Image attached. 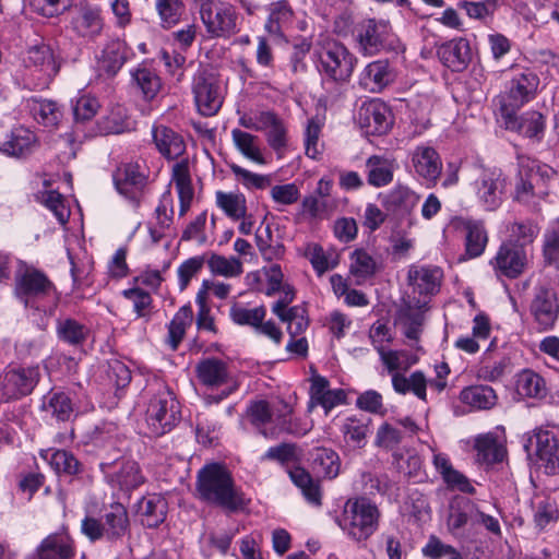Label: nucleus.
<instances>
[{"label":"nucleus","mask_w":559,"mask_h":559,"mask_svg":"<svg viewBox=\"0 0 559 559\" xmlns=\"http://www.w3.org/2000/svg\"><path fill=\"white\" fill-rule=\"evenodd\" d=\"M469 51L468 41L460 38L441 45L438 48V57L452 71H462L469 61Z\"/></svg>","instance_id":"7c9ffc66"},{"label":"nucleus","mask_w":559,"mask_h":559,"mask_svg":"<svg viewBox=\"0 0 559 559\" xmlns=\"http://www.w3.org/2000/svg\"><path fill=\"white\" fill-rule=\"evenodd\" d=\"M171 182L176 186L179 198V216L182 217L190 210L194 198L188 159H182L174 164L171 169Z\"/></svg>","instance_id":"a878e982"},{"label":"nucleus","mask_w":559,"mask_h":559,"mask_svg":"<svg viewBox=\"0 0 559 559\" xmlns=\"http://www.w3.org/2000/svg\"><path fill=\"white\" fill-rule=\"evenodd\" d=\"M320 69L324 75L337 83L349 82L357 58L340 41L326 40L318 49Z\"/></svg>","instance_id":"423d86ee"},{"label":"nucleus","mask_w":559,"mask_h":559,"mask_svg":"<svg viewBox=\"0 0 559 559\" xmlns=\"http://www.w3.org/2000/svg\"><path fill=\"white\" fill-rule=\"evenodd\" d=\"M154 143L158 152L168 159L183 154L186 145L181 135L166 126H155L152 130Z\"/></svg>","instance_id":"2f4dec72"},{"label":"nucleus","mask_w":559,"mask_h":559,"mask_svg":"<svg viewBox=\"0 0 559 559\" xmlns=\"http://www.w3.org/2000/svg\"><path fill=\"white\" fill-rule=\"evenodd\" d=\"M167 500L160 495H147L138 502V514L142 524L150 528L159 526L166 519Z\"/></svg>","instance_id":"c85d7f7f"},{"label":"nucleus","mask_w":559,"mask_h":559,"mask_svg":"<svg viewBox=\"0 0 559 559\" xmlns=\"http://www.w3.org/2000/svg\"><path fill=\"white\" fill-rule=\"evenodd\" d=\"M229 167L236 180L247 189L264 190L272 185L271 175L252 173L237 164H230Z\"/></svg>","instance_id":"bf43d9fd"},{"label":"nucleus","mask_w":559,"mask_h":559,"mask_svg":"<svg viewBox=\"0 0 559 559\" xmlns=\"http://www.w3.org/2000/svg\"><path fill=\"white\" fill-rule=\"evenodd\" d=\"M122 295L132 301L138 318L150 319L153 311V298L150 293L135 287L123 290Z\"/></svg>","instance_id":"69168bd1"},{"label":"nucleus","mask_w":559,"mask_h":559,"mask_svg":"<svg viewBox=\"0 0 559 559\" xmlns=\"http://www.w3.org/2000/svg\"><path fill=\"white\" fill-rule=\"evenodd\" d=\"M428 381L424 372L417 370L408 377L402 373H394L392 376V386L399 394L413 393L421 401H426Z\"/></svg>","instance_id":"e433bc0d"},{"label":"nucleus","mask_w":559,"mask_h":559,"mask_svg":"<svg viewBox=\"0 0 559 559\" xmlns=\"http://www.w3.org/2000/svg\"><path fill=\"white\" fill-rule=\"evenodd\" d=\"M132 79L146 100L155 98L162 88L160 78L150 68H138L132 72Z\"/></svg>","instance_id":"09e8293b"},{"label":"nucleus","mask_w":559,"mask_h":559,"mask_svg":"<svg viewBox=\"0 0 559 559\" xmlns=\"http://www.w3.org/2000/svg\"><path fill=\"white\" fill-rule=\"evenodd\" d=\"M368 169V183L370 186L380 188L389 185L393 180L394 165L393 162L372 155L366 162Z\"/></svg>","instance_id":"ea45409f"},{"label":"nucleus","mask_w":559,"mask_h":559,"mask_svg":"<svg viewBox=\"0 0 559 559\" xmlns=\"http://www.w3.org/2000/svg\"><path fill=\"white\" fill-rule=\"evenodd\" d=\"M538 75L528 69L515 72L509 82L508 99L509 104L502 105V110H514L533 100L539 86Z\"/></svg>","instance_id":"f3484780"},{"label":"nucleus","mask_w":559,"mask_h":559,"mask_svg":"<svg viewBox=\"0 0 559 559\" xmlns=\"http://www.w3.org/2000/svg\"><path fill=\"white\" fill-rule=\"evenodd\" d=\"M531 261L532 253L527 247L510 240L499 246L489 265L497 278L515 280L527 270Z\"/></svg>","instance_id":"6e6552de"},{"label":"nucleus","mask_w":559,"mask_h":559,"mask_svg":"<svg viewBox=\"0 0 559 559\" xmlns=\"http://www.w3.org/2000/svg\"><path fill=\"white\" fill-rule=\"evenodd\" d=\"M442 271L437 266H412L408 271V282L420 295H431L438 292Z\"/></svg>","instance_id":"c756f323"},{"label":"nucleus","mask_w":559,"mask_h":559,"mask_svg":"<svg viewBox=\"0 0 559 559\" xmlns=\"http://www.w3.org/2000/svg\"><path fill=\"white\" fill-rule=\"evenodd\" d=\"M419 195L407 187L397 186L384 197L383 206L393 213L408 214L417 205Z\"/></svg>","instance_id":"72a5a7b5"},{"label":"nucleus","mask_w":559,"mask_h":559,"mask_svg":"<svg viewBox=\"0 0 559 559\" xmlns=\"http://www.w3.org/2000/svg\"><path fill=\"white\" fill-rule=\"evenodd\" d=\"M27 108L34 120L48 130L57 129L63 118L61 106L50 99L31 98Z\"/></svg>","instance_id":"cd10ccee"},{"label":"nucleus","mask_w":559,"mask_h":559,"mask_svg":"<svg viewBox=\"0 0 559 559\" xmlns=\"http://www.w3.org/2000/svg\"><path fill=\"white\" fill-rule=\"evenodd\" d=\"M548 195V192L537 190L534 185L527 181L515 179L514 200L532 210H537Z\"/></svg>","instance_id":"13d9d810"},{"label":"nucleus","mask_w":559,"mask_h":559,"mask_svg":"<svg viewBox=\"0 0 559 559\" xmlns=\"http://www.w3.org/2000/svg\"><path fill=\"white\" fill-rule=\"evenodd\" d=\"M349 270L355 277L366 280L376 273L377 263L368 252L357 249L350 254Z\"/></svg>","instance_id":"680f3d73"},{"label":"nucleus","mask_w":559,"mask_h":559,"mask_svg":"<svg viewBox=\"0 0 559 559\" xmlns=\"http://www.w3.org/2000/svg\"><path fill=\"white\" fill-rule=\"evenodd\" d=\"M272 406V413H273V421L277 424V426L281 428V430H284L288 433L294 435H305L308 429H298L293 419L290 418V415L293 413V407L290 404L283 400H278L274 403H271Z\"/></svg>","instance_id":"052dcab7"},{"label":"nucleus","mask_w":559,"mask_h":559,"mask_svg":"<svg viewBox=\"0 0 559 559\" xmlns=\"http://www.w3.org/2000/svg\"><path fill=\"white\" fill-rule=\"evenodd\" d=\"M358 121L367 134L382 135L392 127L390 108L380 99L365 102L358 111Z\"/></svg>","instance_id":"a211bd4d"},{"label":"nucleus","mask_w":559,"mask_h":559,"mask_svg":"<svg viewBox=\"0 0 559 559\" xmlns=\"http://www.w3.org/2000/svg\"><path fill=\"white\" fill-rule=\"evenodd\" d=\"M100 469L107 484L123 492H130L144 483L139 464L133 460H119L112 463H100Z\"/></svg>","instance_id":"2eb2a0df"},{"label":"nucleus","mask_w":559,"mask_h":559,"mask_svg":"<svg viewBox=\"0 0 559 559\" xmlns=\"http://www.w3.org/2000/svg\"><path fill=\"white\" fill-rule=\"evenodd\" d=\"M210 4L200 13L206 32L212 37H229L236 34L238 15L234 5L223 0Z\"/></svg>","instance_id":"4468645a"},{"label":"nucleus","mask_w":559,"mask_h":559,"mask_svg":"<svg viewBox=\"0 0 559 559\" xmlns=\"http://www.w3.org/2000/svg\"><path fill=\"white\" fill-rule=\"evenodd\" d=\"M293 16L294 12L287 1L274 2L271 4L265 29L272 35H281L283 29L292 22Z\"/></svg>","instance_id":"a18cd8bd"},{"label":"nucleus","mask_w":559,"mask_h":559,"mask_svg":"<svg viewBox=\"0 0 559 559\" xmlns=\"http://www.w3.org/2000/svg\"><path fill=\"white\" fill-rule=\"evenodd\" d=\"M506 177L498 168L483 169L474 182V190L481 205L495 211L502 203Z\"/></svg>","instance_id":"dca6fc26"},{"label":"nucleus","mask_w":559,"mask_h":559,"mask_svg":"<svg viewBox=\"0 0 559 559\" xmlns=\"http://www.w3.org/2000/svg\"><path fill=\"white\" fill-rule=\"evenodd\" d=\"M127 59L124 45L119 40L110 41L103 50L99 60L100 68L109 75L116 74Z\"/></svg>","instance_id":"8fccbe9b"},{"label":"nucleus","mask_w":559,"mask_h":559,"mask_svg":"<svg viewBox=\"0 0 559 559\" xmlns=\"http://www.w3.org/2000/svg\"><path fill=\"white\" fill-rule=\"evenodd\" d=\"M390 34V26L384 21L367 20L357 27V43L359 51L365 56L380 52Z\"/></svg>","instance_id":"6ab92c4d"},{"label":"nucleus","mask_w":559,"mask_h":559,"mask_svg":"<svg viewBox=\"0 0 559 559\" xmlns=\"http://www.w3.org/2000/svg\"><path fill=\"white\" fill-rule=\"evenodd\" d=\"M212 274L224 277H237L243 272L242 262L236 257H224L217 253H211L206 260Z\"/></svg>","instance_id":"3c124183"},{"label":"nucleus","mask_w":559,"mask_h":559,"mask_svg":"<svg viewBox=\"0 0 559 559\" xmlns=\"http://www.w3.org/2000/svg\"><path fill=\"white\" fill-rule=\"evenodd\" d=\"M195 492L202 502L230 512L246 506L243 492L236 486L231 472L222 463H207L198 471Z\"/></svg>","instance_id":"f257e3e1"},{"label":"nucleus","mask_w":559,"mask_h":559,"mask_svg":"<svg viewBox=\"0 0 559 559\" xmlns=\"http://www.w3.org/2000/svg\"><path fill=\"white\" fill-rule=\"evenodd\" d=\"M474 502L469 499H461L451 506L447 520V526L451 534L456 535L467 523L472 524V510Z\"/></svg>","instance_id":"6e6d98bb"},{"label":"nucleus","mask_w":559,"mask_h":559,"mask_svg":"<svg viewBox=\"0 0 559 559\" xmlns=\"http://www.w3.org/2000/svg\"><path fill=\"white\" fill-rule=\"evenodd\" d=\"M379 355L381 361L386 367L388 371L392 373V376L394 373H399V370H406L417 362V358L415 356H411L403 350L381 349Z\"/></svg>","instance_id":"e2e57ef3"},{"label":"nucleus","mask_w":559,"mask_h":559,"mask_svg":"<svg viewBox=\"0 0 559 559\" xmlns=\"http://www.w3.org/2000/svg\"><path fill=\"white\" fill-rule=\"evenodd\" d=\"M475 449L477 461L488 465L501 462L504 456V449L490 435L479 436L475 441Z\"/></svg>","instance_id":"de8ad7c7"},{"label":"nucleus","mask_w":559,"mask_h":559,"mask_svg":"<svg viewBox=\"0 0 559 559\" xmlns=\"http://www.w3.org/2000/svg\"><path fill=\"white\" fill-rule=\"evenodd\" d=\"M371 418L366 415L350 416L344 419L341 431L347 444L362 448L370 433Z\"/></svg>","instance_id":"473e14b6"},{"label":"nucleus","mask_w":559,"mask_h":559,"mask_svg":"<svg viewBox=\"0 0 559 559\" xmlns=\"http://www.w3.org/2000/svg\"><path fill=\"white\" fill-rule=\"evenodd\" d=\"M192 93L198 112L204 117L215 116L223 105L224 96L216 78L205 71L194 75Z\"/></svg>","instance_id":"ddd939ff"},{"label":"nucleus","mask_w":559,"mask_h":559,"mask_svg":"<svg viewBox=\"0 0 559 559\" xmlns=\"http://www.w3.org/2000/svg\"><path fill=\"white\" fill-rule=\"evenodd\" d=\"M49 463L57 473L78 475L82 472V464L69 451L56 450L51 453Z\"/></svg>","instance_id":"0e129e2a"},{"label":"nucleus","mask_w":559,"mask_h":559,"mask_svg":"<svg viewBox=\"0 0 559 559\" xmlns=\"http://www.w3.org/2000/svg\"><path fill=\"white\" fill-rule=\"evenodd\" d=\"M423 555L428 559H462L461 552L451 545L444 544L435 535H431L421 549Z\"/></svg>","instance_id":"338daca9"},{"label":"nucleus","mask_w":559,"mask_h":559,"mask_svg":"<svg viewBox=\"0 0 559 559\" xmlns=\"http://www.w3.org/2000/svg\"><path fill=\"white\" fill-rule=\"evenodd\" d=\"M40 378L39 368L19 367L0 374V394L4 401L17 400L31 394Z\"/></svg>","instance_id":"f8f14e48"},{"label":"nucleus","mask_w":559,"mask_h":559,"mask_svg":"<svg viewBox=\"0 0 559 559\" xmlns=\"http://www.w3.org/2000/svg\"><path fill=\"white\" fill-rule=\"evenodd\" d=\"M396 73L388 59L369 62L360 72L358 83L360 87L370 93H381L391 85Z\"/></svg>","instance_id":"aec40b11"},{"label":"nucleus","mask_w":559,"mask_h":559,"mask_svg":"<svg viewBox=\"0 0 559 559\" xmlns=\"http://www.w3.org/2000/svg\"><path fill=\"white\" fill-rule=\"evenodd\" d=\"M155 10L160 20V26L169 29L182 21L186 4L183 0H155Z\"/></svg>","instance_id":"37998d69"},{"label":"nucleus","mask_w":559,"mask_h":559,"mask_svg":"<svg viewBox=\"0 0 559 559\" xmlns=\"http://www.w3.org/2000/svg\"><path fill=\"white\" fill-rule=\"evenodd\" d=\"M231 140L235 147L243 157L258 165L266 164V158L260 146V139L257 135L240 129H233Z\"/></svg>","instance_id":"f704fd0d"},{"label":"nucleus","mask_w":559,"mask_h":559,"mask_svg":"<svg viewBox=\"0 0 559 559\" xmlns=\"http://www.w3.org/2000/svg\"><path fill=\"white\" fill-rule=\"evenodd\" d=\"M74 556L72 542L64 535H49L37 548L36 559H71Z\"/></svg>","instance_id":"c9c22d12"},{"label":"nucleus","mask_w":559,"mask_h":559,"mask_svg":"<svg viewBox=\"0 0 559 559\" xmlns=\"http://www.w3.org/2000/svg\"><path fill=\"white\" fill-rule=\"evenodd\" d=\"M81 533L92 543L105 538L117 543L130 533V519L127 508L120 502H112L105 509L102 520L85 515L81 521Z\"/></svg>","instance_id":"7ed1b4c3"},{"label":"nucleus","mask_w":559,"mask_h":559,"mask_svg":"<svg viewBox=\"0 0 559 559\" xmlns=\"http://www.w3.org/2000/svg\"><path fill=\"white\" fill-rule=\"evenodd\" d=\"M71 28L79 36L86 40H94L104 28V21L100 10L92 7H81L71 20Z\"/></svg>","instance_id":"393cba45"},{"label":"nucleus","mask_w":559,"mask_h":559,"mask_svg":"<svg viewBox=\"0 0 559 559\" xmlns=\"http://www.w3.org/2000/svg\"><path fill=\"white\" fill-rule=\"evenodd\" d=\"M43 409L59 421L70 420L74 411L71 397L61 391L45 396Z\"/></svg>","instance_id":"79ce46f5"},{"label":"nucleus","mask_w":559,"mask_h":559,"mask_svg":"<svg viewBox=\"0 0 559 559\" xmlns=\"http://www.w3.org/2000/svg\"><path fill=\"white\" fill-rule=\"evenodd\" d=\"M216 204L234 221H239L247 212V201L241 193L217 191Z\"/></svg>","instance_id":"603ef678"},{"label":"nucleus","mask_w":559,"mask_h":559,"mask_svg":"<svg viewBox=\"0 0 559 559\" xmlns=\"http://www.w3.org/2000/svg\"><path fill=\"white\" fill-rule=\"evenodd\" d=\"M381 512L367 497L349 498L344 507L338 526L353 542L366 543L379 528Z\"/></svg>","instance_id":"f03ea898"},{"label":"nucleus","mask_w":559,"mask_h":559,"mask_svg":"<svg viewBox=\"0 0 559 559\" xmlns=\"http://www.w3.org/2000/svg\"><path fill=\"white\" fill-rule=\"evenodd\" d=\"M510 110L504 111L507 129L535 142H540L546 129L545 117L536 110H527L520 116L512 115Z\"/></svg>","instance_id":"b1692460"},{"label":"nucleus","mask_w":559,"mask_h":559,"mask_svg":"<svg viewBox=\"0 0 559 559\" xmlns=\"http://www.w3.org/2000/svg\"><path fill=\"white\" fill-rule=\"evenodd\" d=\"M292 481L301 490L307 501L314 506L321 504L319 483L302 467L296 466L288 471Z\"/></svg>","instance_id":"a19ab883"},{"label":"nucleus","mask_w":559,"mask_h":559,"mask_svg":"<svg viewBox=\"0 0 559 559\" xmlns=\"http://www.w3.org/2000/svg\"><path fill=\"white\" fill-rule=\"evenodd\" d=\"M37 146V136L29 129L19 127L0 143V152L8 156L22 158L32 154Z\"/></svg>","instance_id":"bb28decb"},{"label":"nucleus","mask_w":559,"mask_h":559,"mask_svg":"<svg viewBox=\"0 0 559 559\" xmlns=\"http://www.w3.org/2000/svg\"><path fill=\"white\" fill-rule=\"evenodd\" d=\"M411 164L414 171L429 185L437 183L442 171V160L432 146H416L411 153Z\"/></svg>","instance_id":"5701e85b"},{"label":"nucleus","mask_w":559,"mask_h":559,"mask_svg":"<svg viewBox=\"0 0 559 559\" xmlns=\"http://www.w3.org/2000/svg\"><path fill=\"white\" fill-rule=\"evenodd\" d=\"M24 67L23 85L28 90L47 88L60 70L52 49L45 44L28 49Z\"/></svg>","instance_id":"39448f33"},{"label":"nucleus","mask_w":559,"mask_h":559,"mask_svg":"<svg viewBox=\"0 0 559 559\" xmlns=\"http://www.w3.org/2000/svg\"><path fill=\"white\" fill-rule=\"evenodd\" d=\"M117 191L133 205L141 202L142 191L147 183L145 166L140 162L121 163L112 174Z\"/></svg>","instance_id":"9b49d317"},{"label":"nucleus","mask_w":559,"mask_h":559,"mask_svg":"<svg viewBox=\"0 0 559 559\" xmlns=\"http://www.w3.org/2000/svg\"><path fill=\"white\" fill-rule=\"evenodd\" d=\"M466 228V254L469 258L481 255L488 243V235L481 222H467Z\"/></svg>","instance_id":"49530a36"},{"label":"nucleus","mask_w":559,"mask_h":559,"mask_svg":"<svg viewBox=\"0 0 559 559\" xmlns=\"http://www.w3.org/2000/svg\"><path fill=\"white\" fill-rule=\"evenodd\" d=\"M539 467L547 475L559 474V441L552 431L537 428L534 431Z\"/></svg>","instance_id":"4be33fe9"},{"label":"nucleus","mask_w":559,"mask_h":559,"mask_svg":"<svg viewBox=\"0 0 559 559\" xmlns=\"http://www.w3.org/2000/svg\"><path fill=\"white\" fill-rule=\"evenodd\" d=\"M205 263L204 255H195L183 261L177 270L178 285L180 290H185L190 281L203 269Z\"/></svg>","instance_id":"774afa93"},{"label":"nucleus","mask_w":559,"mask_h":559,"mask_svg":"<svg viewBox=\"0 0 559 559\" xmlns=\"http://www.w3.org/2000/svg\"><path fill=\"white\" fill-rule=\"evenodd\" d=\"M312 469L324 478H335L340 473V457L332 449L318 448L312 452Z\"/></svg>","instance_id":"4c0bfd02"},{"label":"nucleus","mask_w":559,"mask_h":559,"mask_svg":"<svg viewBox=\"0 0 559 559\" xmlns=\"http://www.w3.org/2000/svg\"><path fill=\"white\" fill-rule=\"evenodd\" d=\"M556 171L549 165L524 154H518V173L515 179L534 185L537 190L548 192V182Z\"/></svg>","instance_id":"412c9836"},{"label":"nucleus","mask_w":559,"mask_h":559,"mask_svg":"<svg viewBox=\"0 0 559 559\" xmlns=\"http://www.w3.org/2000/svg\"><path fill=\"white\" fill-rule=\"evenodd\" d=\"M14 290L25 306H28L31 298L49 296L55 290V285L43 271L17 260Z\"/></svg>","instance_id":"1a4fd4ad"},{"label":"nucleus","mask_w":559,"mask_h":559,"mask_svg":"<svg viewBox=\"0 0 559 559\" xmlns=\"http://www.w3.org/2000/svg\"><path fill=\"white\" fill-rule=\"evenodd\" d=\"M193 318L192 308L190 306H182L174 316L168 324L167 343L171 349H177L182 341L186 330L191 325Z\"/></svg>","instance_id":"c03bdc74"},{"label":"nucleus","mask_w":559,"mask_h":559,"mask_svg":"<svg viewBox=\"0 0 559 559\" xmlns=\"http://www.w3.org/2000/svg\"><path fill=\"white\" fill-rule=\"evenodd\" d=\"M460 400L474 409H490L497 403V395L489 385H472L461 391Z\"/></svg>","instance_id":"58836bf2"},{"label":"nucleus","mask_w":559,"mask_h":559,"mask_svg":"<svg viewBox=\"0 0 559 559\" xmlns=\"http://www.w3.org/2000/svg\"><path fill=\"white\" fill-rule=\"evenodd\" d=\"M180 418V405L176 396L168 386L158 383L157 391L151 397L145 413L146 433L151 437L168 433Z\"/></svg>","instance_id":"20e7f679"},{"label":"nucleus","mask_w":559,"mask_h":559,"mask_svg":"<svg viewBox=\"0 0 559 559\" xmlns=\"http://www.w3.org/2000/svg\"><path fill=\"white\" fill-rule=\"evenodd\" d=\"M195 372L199 381L207 388L227 385V389L221 394L210 395L207 397L210 403H219L237 390V384L231 378L228 365L221 359L206 358L201 360L195 367Z\"/></svg>","instance_id":"9d476101"},{"label":"nucleus","mask_w":559,"mask_h":559,"mask_svg":"<svg viewBox=\"0 0 559 559\" xmlns=\"http://www.w3.org/2000/svg\"><path fill=\"white\" fill-rule=\"evenodd\" d=\"M528 311L538 332L551 331L559 319V293L550 283L534 286Z\"/></svg>","instance_id":"0eeeda50"},{"label":"nucleus","mask_w":559,"mask_h":559,"mask_svg":"<svg viewBox=\"0 0 559 559\" xmlns=\"http://www.w3.org/2000/svg\"><path fill=\"white\" fill-rule=\"evenodd\" d=\"M229 316L234 323L238 325H248L255 329L262 323L266 316L264 306L247 308L243 305L235 304L230 307Z\"/></svg>","instance_id":"5fc2aeb1"},{"label":"nucleus","mask_w":559,"mask_h":559,"mask_svg":"<svg viewBox=\"0 0 559 559\" xmlns=\"http://www.w3.org/2000/svg\"><path fill=\"white\" fill-rule=\"evenodd\" d=\"M519 394L526 397H543L546 394L544 379L532 370L522 371L516 381Z\"/></svg>","instance_id":"4d7b16f0"},{"label":"nucleus","mask_w":559,"mask_h":559,"mask_svg":"<svg viewBox=\"0 0 559 559\" xmlns=\"http://www.w3.org/2000/svg\"><path fill=\"white\" fill-rule=\"evenodd\" d=\"M87 334L88 329L74 319L66 318L57 321L58 337L70 345L82 344L86 340Z\"/></svg>","instance_id":"864d4df0"}]
</instances>
